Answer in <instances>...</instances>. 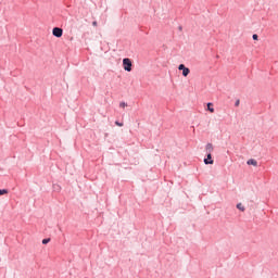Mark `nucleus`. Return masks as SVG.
I'll return each mask as SVG.
<instances>
[{"label": "nucleus", "instance_id": "14", "mask_svg": "<svg viewBox=\"0 0 278 278\" xmlns=\"http://www.w3.org/2000/svg\"><path fill=\"white\" fill-rule=\"evenodd\" d=\"M97 25H98L97 21L92 22L93 27H97Z\"/></svg>", "mask_w": 278, "mask_h": 278}, {"label": "nucleus", "instance_id": "5", "mask_svg": "<svg viewBox=\"0 0 278 278\" xmlns=\"http://www.w3.org/2000/svg\"><path fill=\"white\" fill-rule=\"evenodd\" d=\"M213 151H214V146L212 143H207L206 144V152L208 154H212Z\"/></svg>", "mask_w": 278, "mask_h": 278}, {"label": "nucleus", "instance_id": "8", "mask_svg": "<svg viewBox=\"0 0 278 278\" xmlns=\"http://www.w3.org/2000/svg\"><path fill=\"white\" fill-rule=\"evenodd\" d=\"M237 210H240V212H244V210H247V208L244 207L243 203H238L237 204Z\"/></svg>", "mask_w": 278, "mask_h": 278}, {"label": "nucleus", "instance_id": "10", "mask_svg": "<svg viewBox=\"0 0 278 278\" xmlns=\"http://www.w3.org/2000/svg\"><path fill=\"white\" fill-rule=\"evenodd\" d=\"M49 242H51V239H49V238L42 240V244H49Z\"/></svg>", "mask_w": 278, "mask_h": 278}, {"label": "nucleus", "instance_id": "7", "mask_svg": "<svg viewBox=\"0 0 278 278\" xmlns=\"http://www.w3.org/2000/svg\"><path fill=\"white\" fill-rule=\"evenodd\" d=\"M214 104L212 103V102H208L207 103V110H208V112H211V114H214Z\"/></svg>", "mask_w": 278, "mask_h": 278}, {"label": "nucleus", "instance_id": "3", "mask_svg": "<svg viewBox=\"0 0 278 278\" xmlns=\"http://www.w3.org/2000/svg\"><path fill=\"white\" fill-rule=\"evenodd\" d=\"M178 71H182L184 77H188V75H190V68L186 67L184 64L178 66Z\"/></svg>", "mask_w": 278, "mask_h": 278}, {"label": "nucleus", "instance_id": "9", "mask_svg": "<svg viewBox=\"0 0 278 278\" xmlns=\"http://www.w3.org/2000/svg\"><path fill=\"white\" fill-rule=\"evenodd\" d=\"M3 194H8V189H0V197Z\"/></svg>", "mask_w": 278, "mask_h": 278}, {"label": "nucleus", "instance_id": "12", "mask_svg": "<svg viewBox=\"0 0 278 278\" xmlns=\"http://www.w3.org/2000/svg\"><path fill=\"white\" fill-rule=\"evenodd\" d=\"M115 125H117V127H123V123L119 122H115Z\"/></svg>", "mask_w": 278, "mask_h": 278}, {"label": "nucleus", "instance_id": "6", "mask_svg": "<svg viewBox=\"0 0 278 278\" xmlns=\"http://www.w3.org/2000/svg\"><path fill=\"white\" fill-rule=\"evenodd\" d=\"M247 164H248L249 166H257V161H255V159H250V160L247 162Z\"/></svg>", "mask_w": 278, "mask_h": 278}, {"label": "nucleus", "instance_id": "11", "mask_svg": "<svg viewBox=\"0 0 278 278\" xmlns=\"http://www.w3.org/2000/svg\"><path fill=\"white\" fill-rule=\"evenodd\" d=\"M119 108H127V103L121 102V103H119Z\"/></svg>", "mask_w": 278, "mask_h": 278}, {"label": "nucleus", "instance_id": "15", "mask_svg": "<svg viewBox=\"0 0 278 278\" xmlns=\"http://www.w3.org/2000/svg\"><path fill=\"white\" fill-rule=\"evenodd\" d=\"M239 105H240V100H237L236 106H239Z\"/></svg>", "mask_w": 278, "mask_h": 278}, {"label": "nucleus", "instance_id": "1", "mask_svg": "<svg viewBox=\"0 0 278 278\" xmlns=\"http://www.w3.org/2000/svg\"><path fill=\"white\" fill-rule=\"evenodd\" d=\"M123 66L124 71H127L128 73H131V60L130 59H124L123 60Z\"/></svg>", "mask_w": 278, "mask_h": 278}, {"label": "nucleus", "instance_id": "4", "mask_svg": "<svg viewBox=\"0 0 278 278\" xmlns=\"http://www.w3.org/2000/svg\"><path fill=\"white\" fill-rule=\"evenodd\" d=\"M204 164H214V160H212V154H207V157L204 159Z\"/></svg>", "mask_w": 278, "mask_h": 278}, {"label": "nucleus", "instance_id": "2", "mask_svg": "<svg viewBox=\"0 0 278 278\" xmlns=\"http://www.w3.org/2000/svg\"><path fill=\"white\" fill-rule=\"evenodd\" d=\"M62 34H64V30L60 27H54L52 29V35L55 36V38H62Z\"/></svg>", "mask_w": 278, "mask_h": 278}, {"label": "nucleus", "instance_id": "13", "mask_svg": "<svg viewBox=\"0 0 278 278\" xmlns=\"http://www.w3.org/2000/svg\"><path fill=\"white\" fill-rule=\"evenodd\" d=\"M252 38H253V40H257V39H258V36H257L256 34H254V35L252 36Z\"/></svg>", "mask_w": 278, "mask_h": 278}]
</instances>
